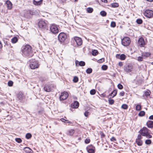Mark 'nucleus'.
Here are the masks:
<instances>
[{"mask_svg":"<svg viewBox=\"0 0 153 153\" xmlns=\"http://www.w3.org/2000/svg\"><path fill=\"white\" fill-rule=\"evenodd\" d=\"M108 102L109 104L112 105L114 103V101L113 100L111 99H109Z\"/></svg>","mask_w":153,"mask_h":153,"instance_id":"nucleus-42","label":"nucleus"},{"mask_svg":"<svg viewBox=\"0 0 153 153\" xmlns=\"http://www.w3.org/2000/svg\"><path fill=\"white\" fill-rule=\"evenodd\" d=\"M15 140L19 143H21L22 141L21 139L20 138H16L15 139Z\"/></svg>","mask_w":153,"mask_h":153,"instance_id":"nucleus-43","label":"nucleus"},{"mask_svg":"<svg viewBox=\"0 0 153 153\" xmlns=\"http://www.w3.org/2000/svg\"><path fill=\"white\" fill-rule=\"evenodd\" d=\"M78 79L77 76H74V78L73 81L74 82H76L78 81Z\"/></svg>","mask_w":153,"mask_h":153,"instance_id":"nucleus-45","label":"nucleus"},{"mask_svg":"<svg viewBox=\"0 0 153 153\" xmlns=\"http://www.w3.org/2000/svg\"><path fill=\"white\" fill-rule=\"evenodd\" d=\"M146 125L149 128H153V121L149 120L146 123Z\"/></svg>","mask_w":153,"mask_h":153,"instance_id":"nucleus-18","label":"nucleus"},{"mask_svg":"<svg viewBox=\"0 0 153 153\" xmlns=\"http://www.w3.org/2000/svg\"><path fill=\"white\" fill-rule=\"evenodd\" d=\"M104 61V58H102L101 59L98 60V62L100 63H102Z\"/></svg>","mask_w":153,"mask_h":153,"instance_id":"nucleus-52","label":"nucleus"},{"mask_svg":"<svg viewBox=\"0 0 153 153\" xmlns=\"http://www.w3.org/2000/svg\"><path fill=\"white\" fill-rule=\"evenodd\" d=\"M23 94L22 92H19L16 95V99L19 100L20 102H21L23 100Z\"/></svg>","mask_w":153,"mask_h":153,"instance_id":"nucleus-12","label":"nucleus"},{"mask_svg":"<svg viewBox=\"0 0 153 153\" xmlns=\"http://www.w3.org/2000/svg\"><path fill=\"white\" fill-rule=\"evenodd\" d=\"M151 54L149 52H143L142 53V56L146 58L149 57Z\"/></svg>","mask_w":153,"mask_h":153,"instance_id":"nucleus-21","label":"nucleus"},{"mask_svg":"<svg viewBox=\"0 0 153 153\" xmlns=\"http://www.w3.org/2000/svg\"><path fill=\"white\" fill-rule=\"evenodd\" d=\"M50 30L53 34L57 33L59 32V29L56 25L52 24L50 27Z\"/></svg>","mask_w":153,"mask_h":153,"instance_id":"nucleus-4","label":"nucleus"},{"mask_svg":"<svg viewBox=\"0 0 153 153\" xmlns=\"http://www.w3.org/2000/svg\"><path fill=\"white\" fill-rule=\"evenodd\" d=\"M136 109L137 111H140L141 109V106L140 105H137L136 107Z\"/></svg>","mask_w":153,"mask_h":153,"instance_id":"nucleus-38","label":"nucleus"},{"mask_svg":"<svg viewBox=\"0 0 153 153\" xmlns=\"http://www.w3.org/2000/svg\"><path fill=\"white\" fill-rule=\"evenodd\" d=\"M111 140L112 141H114L116 140V139L114 137H112L111 139Z\"/></svg>","mask_w":153,"mask_h":153,"instance_id":"nucleus-56","label":"nucleus"},{"mask_svg":"<svg viewBox=\"0 0 153 153\" xmlns=\"http://www.w3.org/2000/svg\"><path fill=\"white\" fill-rule=\"evenodd\" d=\"M142 138V137L140 134H138L137 137V138L136 140H141Z\"/></svg>","mask_w":153,"mask_h":153,"instance_id":"nucleus-51","label":"nucleus"},{"mask_svg":"<svg viewBox=\"0 0 153 153\" xmlns=\"http://www.w3.org/2000/svg\"><path fill=\"white\" fill-rule=\"evenodd\" d=\"M152 143V141L150 140L147 139L146 140L145 143L147 145H150Z\"/></svg>","mask_w":153,"mask_h":153,"instance_id":"nucleus-31","label":"nucleus"},{"mask_svg":"<svg viewBox=\"0 0 153 153\" xmlns=\"http://www.w3.org/2000/svg\"><path fill=\"white\" fill-rule=\"evenodd\" d=\"M89 113L88 112L86 111L85 112L84 114L85 117H87L89 115Z\"/></svg>","mask_w":153,"mask_h":153,"instance_id":"nucleus-55","label":"nucleus"},{"mask_svg":"<svg viewBox=\"0 0 153 153\" xmlns=\"http://www.w3.org/2000/svg\"><path fill=\"white\" fill-rule=\"evenodd\" d=\"M107 66L105 65H103L102 67V69L103 70H106L107 69Z\"/></svg>","mask_w":153,"mask_h":153,"instance_id":"nucleus-46","label":"nucleus"},{"mask_svg":"<svg viewBox=\"0 0 153 153\" xmlns=\"http://www.w3.org/2000/svg\"><path fill=\"white\" fill-rule=\"evenodd\" d=\"M100 15L102 16H105L106 15L107 13L104 11H102L100 12Z\"/></svg>","mask_w":153,"mask_h":153,"instance_id":"nucleus-30","label":"nucleus"},{"mask_svg":"<svg viewBox=\"0 0 153 153\" xmlns=\"http://www.w3.org/2000/svg\"><path fill=\"white\" fill-rule=\"evenodd\" d=\"M149 130L146 127H144L141 129L139 131L140 134L143 136H145L149 132Z\"/></svg>","mask_w":153,"mask_h":153,"instance_id":"nucleus-5","label":"nucleus"},{"mask_svg":"<svg viewBox=\"0 0 153 153\" xmlns=\"http://www.w3.org/2000/svg\"><path fill=\"white\" fill-rule=\"evenodd\" d=\"M101 136H102V137H104L105 136V134L103 133H102V134H101Z\"/></svg>","mask_w":153,"mask_h":153,"instance_id":"nucleus-61","label":"nucleus"},{"mask_svg":"<svg viewBox=\"0 0 153 153\" xmlns=\"http://www.w3.org/2000/svg\"><path fill=\"white\" fill-rule=\"evenodd\" d=\"M136 143L139 146H141L143 144V141L141 140H136Z\"/></svg>","mask_w":153,"mask_h":153,"instance_id":"nucleus-24","label":"nucleus"},{"mask_svg":"<svg viewBox=\"0 0 153 153\" xmlns=\"http://www.w3.org/2000/svg\"><path fill=\"white\" fill-rule=\"evenodd\" d=\"M111 26L112 27H114L116 26V23L114 22H112L111 24Z\"/></svg>","mask_w":153,"mask_h":153,"instance_id":"nucleus-39","label":"nucleus"},{"mask_svg":"<svg viewBox=\"0 0 153 153\" xmlns=\"http://www.w3.org/2000/svg\"><path fill=\"white\" fill-rule=\"evenodd\" d=\"M90 140L89 139H86L85 140V142L86 143H90Z\"/></svg>","mask_w":153,"mask_h":153,"instance_id":"nucleus-54","label":"nucleus"},{"mask_svg":"<svg viewBox=\"0 0 153 153\" xmlns=\"http://www.w3.org/2000/svg\"><path fill=\"white\" fill-rule=\"evenodd\" d=\"M42 2L39 1H36L33 0V3L35 5H39L41 4Z\"/></svg>","mask_w":153,"mask_h":153,"instance_id":"nucleus-23","label":"nucleus"},{"mask_svg":"<svg viewBox=\"0 0 153 153\" xmlns=\"http://www.w3.org/2000/svg\"><path fill=\"white\" fill-rule=\"evenodd\" d=\"M79 104L77 101H75L71 104V107L73 108H77L79 106Z\"/></svg>","mask_w":153,"mask_h":153,"instance_id":"nucleus-15","label":"nucleus"},{"mask_svg":"<svg viewBox=\"0 0 153 153\" xmlns=\"http://www.w3.org/2000/svg\"><path fill=\"white\" fill-rule=\"evenodd\" d=\"M118 88L120 89H122L123 88V86L120 84H119L117 85Z\"/></svg>","mask_w":153,"mask_h":153,"instance_id":"nucleus-48","label":"nucleus"},{"mask_svg":"<svg viewBox=\"0 0 153 153\" xmlns=\"http://www.w3.org/2000/svg\"><path fill=\"white\" fill-rule=\"evenodd\" d=\"M119 65L120 66H123V63L121 62H120L119 63Z\"/></svg>","mask_w":153,"mask_h":153,"instance_id":"nucleus-58","label":"nucleus"},{"mask_svg":"<svg viewBox=\"0 0 153 153\" xmlns=\"http://www.w3.org/2000/svg\"><path fill=\"white\" fill-rule=\"evenodd\" d=\"M142 22L143 21L142 20L140 19H137L136 20V22L137 23L139 24H142Z\"/></svg>","mask_w":153,"mask_h":153,"instance_id":"nucleus-41","label":"nucleus"},{"mask_svg":"<svg viewBox=\"0 0 153 153\" xmlns=\"http://www.w3.org/2000/svg\"><path fill=\"white\" fill-rule=\"evenodd\" d=\"M18 40L17 38L16 37H15L13 38L11 40V42L13 43H16Z\"/></svg>","mask_w":153,"mask_h":153,"instance_id":"nucleus-26","label":"nucleus"},{"mask_svg":"<svg viewBox=\"0 0 153 153\" xmlns=\"http://www.w3.org/2000/svg\"><path fill=\"white\" fill-rule=\"evenodd\" d=\"M7 7L8 9L10 10L12 7V4L11 2L9 0H7L6 2Z\"/></svg>","mask_w":153,"mask_h":153,"instance_id":"nucleus-17","label":"nucleus"},{"mask_svg":"<svg viewBox=\"0 0 153 153\" xmlns=\"http://www.w3.org/2000/svg\"><path fill=\"white\" fill-rule=\"evenodd\" d=\"M74 40L78 45L80 46L82 44V41L80 38L76 37L74 38Z\"/></svg>","mask_w":153,"mask_h":153,"instance_id":"nucleus-13","label":"nucleus"},{"mask_svg":"<svg viewBox=\"0 0 153 153\" xmlns=\"http://www.w3.org/2000/svg\"><path fill=\"white\" fill-rule=\"evenodd\" d=\"M31 137V134L29 133H27L26 134L25 136L26 138L27 139H29Z\"/></svg>","mask_w":153,"mask_h":153,"instance_id":"nucleus-35","label":"nucleus"},{"mask_svg":"<svg viewBox=\"0 0 153 153\" xmlns=\"http://www.w3.org/2000/svg\"><path fill=\"white\" fill-rule=\"evenodd\" d=\"M145 16L148 18H151L153 17V11L151 10H146L144 13Z\"/></svg>","mask_w":153,"mask_h":153,"instance_id":"nucleus-8","label":"nucleus"},{"mask_svg":"<svg viewBox=\"0 0 153 153\" xmlns=\"http://www.w3.org/2000/svg\"><path fill=\"white\" fill-rule=\"evenodd\" d=\"M2 47V46L1 43V42L0 41V48H1Z\"/></svg>","mask_w":153,"mask_h":153,"instance_id":"nucleus-60","label":"nucleus"},{"mask_svg":"<svg viewBox=\"0 0 153 153\" xmlns=\"http://www.w3.org/2000/svg\"><path fill=\"white\" fill-rule=\"evenodd\" d=\"M145 112L143 111H140L138 114V115L140 116H143L145 115Z\"/></svg>","mask_w":153,"mask_h":153,"instance_id":"nucleus-33","label":"nucleus"},{"mask_svg":"<svg viewBox=\"0 0 153 153\" xmlns=\"http://www.w3.org/2000/svg\"><path fill=\"white\" fill-rule=\"evenodd\" d=\"M102 2H104L105 3H106L107 2V0H101Z\"/></svg>","mask_w":153,"mask_h":153,"instance_id":"nucleus-59","label":"nucleus"},{"mask_svg":"<svg viewBox=\"0 0 153 153\" xmlns=\"http://www.w3.org/2000/svg\"><path fill=\"white\" fill-rule=\"evenodd\" d=\"M98 53V52L97 50H93L92 52V54L94 56L97 55Z\"/></svg>","mask_w":153,"mask_h":153,"instance_id":"nucleus-28","label":"nucleus"},{"mask_svg":"<svg viewBox=\"0 0 153 153\" xmlns=\"http://www.w3.org/2000/svg\"><path fill=\"white\" fill-rule=\"evenodd\" d=\"M125 92L123 91H121L120 93V95L121 96H123L125 94Z\"/></svg>","mask_w":153,"mask_h":153,"instance_id":"nucleus-53","label":"nucleus"},{"mask_svg":"<svg viewBox=\"0 0 153 153\" xmlns=\"http://www.w3.org/2000/svg\"><path fill=\"white\" fill-rule=\"evenodd\" d=\"M67 38V35L64 33H61L58 36V40L61 43H64Z\"/></svg>","mask_w":153,"mask_h":153,"instance_id":"nucleus-2","label":"nucleus"},{"mask_svg":"<svg viewBox=\"0 0 153 153\" xmlns=\"http://www.w3.org/2000/svg\"><path fill=\"white\" fill-rule=\"evenodd\" d=\"M24 151L27 153H33L32 150L28 147H25Z\"/></svg>","mask_w":153,"mask_h":153,"instance_id":"nucleus-19","label":"nucleus"},{"mask_svg":"<svg viewBox=\"0 0 153 153\" xmlns=\"http://www.w3.org/2000/svg\"><path fill=\"white\" fill-rule=\"evenodd\" d=\"M74 130L71 129L68 131L67 134L70 136H72L74 134Z\"/></svg>","mask_w":153,"mask_h":153,"instance_id":"nucleus-25","label":"nucleus"},{"mask_svg":"<svg viewBox=\"0 0 153 153\" xmlns=\"http://www.w3.org/2000/svg\"><path fill=\"white\" fill-rule=\"evenodd\" d=\"M68 94L67 92L64 91L62 93L59 97L60 100L61 101L66 99L68 97Z\"/></svg>","mask_w":153,"mask_h":153,"instance_id":"nucleus-9","label":"nucleus"},{"mask_svg":"<svg viewBox=\"0 0 153 153\" xmlns=\"http://www.w3.org/2000/svg\"><path fill=\"white\" fill-rule=\"evenodd\" d=\"M152 64L153 65V62H152Z\"/></svg>","mask_w":153,"mask_h":153,"instance_id":"nucleus-63","label":"nucleus"},{"mask_svg":"<svg viewBox=\"0 0 153 153\" xmlns=\"http://www.w3.org/2000/svg\"><path fill=\"white\" fill-rule=\"evenodd\" d=\"M65 118H66H66H66V117H65Z\"/></svg>","mask_w":153,"mask_h":153,"instance_id":"nucleus-64","label":"nucleus"},{"mask_svg":"<svg viewBox=\"0 0 153 153\" xmlns=\"http://www.w3.org/2000/svg\"><path fill=\"white\" fill-rule=\"evenodd\" d=\"M145 136L147 138H151L152 137V136L151 135H150L149 134V132L146 136Z\"/></svg>","mask_w":153,"mask_h":153,"instance_id":"nucleus-50","label":"nucleus"},{"mask_svg":"<svg viewBox=\"0 0 153 153\" xmlns=\"http://www.w3.org/2000/svg\"><path fill=\"white\" fill-rule=\"evenodd\" d=\"M31 61V63L30 65V68L32 69H34L37 68L39 67L38 62L35 60H32Z\"/></svg>","mask_w":153,"mask_h":153,"instance_id":"nucleus-7","label":"nucleus"},{"mask_svg":"<svg viewBox=\"0 0 153 153\" xmlns=\"http://www.w3.org/2000/svg\"><path fill=\"white\" fill-rule=\"evenodd\" d=\"M88 153H94V149L91 148H88Z\"/></svg>","mask_w":153,"mask_h":153,"instance_id":"nucleus-29","label":"nucleus"},{"mask_svg":"<svg viewBox=\"0 0 153 153\" xmlns=\"http://www.w3.org/2000/svg\"><path fill=\"white\" fill-rule=\"evenodd\" d=\"M87 10L88 13H91L93 11V9L91 7H89L87 8Z\"/></svg>","mask_w":153,"mask_h":153,"instance_id":"nucleus-34","label":"nucleus"},{"mask_svg":"<svg viewBox=\"0 0 153 153\" xmlns=\"http://www.w3.org/2000/svg\"><path fill=\"white\" fill-rule=\"evenodd\" d=\"M45 91L47 92H50L51 91V88L48 85H46L44 88Z\"/></svg>","mask_w":153,"mask_h":153,"instance_id":"nucleus-20","label":"nucleus"},{"mask_svg":"<svg viewBox=\"0 0 153 153\" xmlns=\"http://www.w3.org/2000/svg\"><path fill=\"white\" fill-rule=\"evenodd\" d=\"M150 93L151 92L149 90H148L145 92V95L146 96H149L150 95Z\"/></svg>","mask_w":153,"mask_h":153,"instance_id":"nucleus-40","label":"nucleus"},{"mask_svg":"<svg viewBox=\"0 0 153 153\" xmlns=\"http://www.w3.org/2000/svg\"><path fill=\"white\" fill-rule=\"evenodd\" d=\"M116 57L118 59H120L121 60H124L126 58V56L124 54H117L116 55Z\"/></svg>","mask_w":153,"mask_h":153,"instance_id":"nucleus-14","label":"nucleus"},{"mask_svg":"<svg viewBox=\"0 0 153 153\" xmlns=\"http://www.w3.org/2000/svg\"><path fill=\"white\" fill-rule=\"evenodd\" d=\"M121 108L123 109H127L128 106L126 104H123L122 105Z\"/></svg>","mask_w":153,"mask_h":153,"instance_id":"nucleus-36","label":"nucleus"},{"mask_svg":"<svg viewBox=\"0 0 153 153\" xmlns=\"http://www.w3.org/2000/svg\"><path fill=\"white\" fill-rule=\"evenodd\" d=\"M38 25L39 28L42 29H47V24L46 21L41 20L38 23Z\"/></svg>","mask_w":153,"mask_h":153,"instance_id":"nucleus-3","label":"nucleus"},{"mask_svg":"<svg viewBox=\"0 0 153 153\" xmlns=\"http://www.w3.org/2000/svg\"><path fill=\"white\" fill-rule=\"evenodd\" d=\"M138 43L140 46L141 47H144L145 45L144 40L142 37H140L139 38L138 40Z\"/></svg>","mask_w":153,"mask_h":153,"instance_id":"nucleus-11","label":"nucleus"},{"mask_svg":"<svg viewBox=\"0 0 153 153\" xmlns=\"http://www.w3.org/2000/svg\"><path fill=\"white\" fill-rule=\"evenodd\" d=\"M13 82L11 81H10L8 82V85L9 86H11L13 85Z\"/></svg>","mask_w":153,"mask_h":153,"instance_id":"nucleus-47","label":"nucleus"},{"mask_svg":"<svg viewBox=\"0 0 153 153\" xmlns=\"http://www.w3.org/2000/svg\"><path fill=\"white\" fill-rule=\"evenodd\" d=\"M117 90L116 89L114 90L110 94V96L112 97L115 96L117 94Z\"/></svg>","mask_w":153,"mask_h":153,"instance_id":"nucleus-22","label":"nucleus"},{"mask_svg":"<svg viewBox=\"0 0 153 153\" xmlns=\"http://www.w3.org/2000/svg\"><path fill=\"white\" fill-rule=\"evenodd\" d=\"M132 68V66L131 65L129 64H126L124 66V70L126 72H129L131 71Z\"/></svg>","mask_w":153,"mask_h":153,"instance_id":"nucleus-10","label":"nucleus"},{"mask_svg":"<svg viewBox=\"0 0 153 153\" xmlns=\"http://www.w3.org/2000/svg\"><path fill=\"white\" fill-rule=\"evenodd\" d=\"M60 120L61 121L64 123H71V122L70 121H69L68 120H66L64 118H61L60 119Z\"/></svg>","mask_w":153,"mask_h":153,"instance_id":"nucleus-27","label":"nucleus"},{"mask_svg":"<svg viewBox=\"0 0 153 153\" xmlns=\"http://www.w3.org/2000/svg\"><path fill=\"white\" fill-rule=\"evenodd\" d=\"M131 41L130 38L128 37H126L124 38L122 40V43L124 46H127L128 45Z\"/></svg>","mask_w":153,"mask_h":153,"instance_id":"nucleus-6","label":"nucleus"},{"mask_svg":"<svg viewBox=\"0 0 153 153\" xmlns=\"http://www.w3.org/2000/svg\"><path fill=\"white\" fill-rule=\"evenodd\" d=\"M143 58L142 56H139L138 57L137 60L138 61L140 62L143 60Z\"/></svg>","mask_w":153,"mask_h":153,"instance_id":"nucleus-49","label":"nucleus"},{"mask_svg":"<svg viewBox=\"0 0 153 153\" xmlns=\"http://www.w3.org/2000/svg\"><path fill=\"white\" fill-rule=\"evenodd\" d=\"M22 55L25 56L30 57L33 55L32 48L29 45H27L22 47Z\"/></svg>","mask_w":153,"mask_h":153,"instance_id":"nucleus-1","label":"nucleus"},{"mask_svg":"<svg viewBox=\"0 0 153 153\" xmlns=\"http://www.w3.org/2000/svg\"><path fill=\"white\" fill-rule=\"evenodd\" d=\"M149 119L150 120H153V115L150 116L149 117Z\"/></svg>","mask_w":153,"mask_h":153,"instance_id":"nucleus-57","label":"nucleus"},{"mask_svg":"<svg viewBox=\"0 0 153 153\" xmlns=\"http://www.w3.org/2000/svg\"><path fill=\"white\" fill-rule=\"evenodd\" d=\"M111 6L113 7H118L119 5L117 3H114L111 4Z\"/></svg>","mask_w":153,"mask_h":153,"instance_id":"nucleus-37","label":"nucleus"},{"mask_svg":"<svg viewBox=\"0 0 153 153\" xmlns=\"http://www.w3.org/2000/svg\"><path fill=\"white\" fill-rule=\"evenodd\" d=\"M92 71V70L91 68H88L86 70V72L88 74H91Z\"/></svg>","mask_w":153,"mask_h":153,"instance_id":"nucleus-32","label":"nucleus"},{"mask_svg":"<svg viewBox=\"0 0 153 153\" xmlns=\"http://www.w3.org/2000/svg\"><path fill=\"white\" fill-rule=\"evenodd\" d=\"M147 1L152 2L153 1V0H146Z\"/></svg>","mask_w":153,"mask_h":153,"instance_id":"nucleus-62","label":"nucleus"},{"mask_svg":"<svg viewBox=\"0 0 153 153\" xmlns=\"http://www.w3.org/2000/svg\"><path fill=\"white\" fill-rule=\"evenodd\" d=\"M96 93V91L95 89H92L90 91V93L91 95H94Z\"/></svg>","mask_w":153,"mask_h":153,"instance_id":"nucleus-44","label":"nucleus"},{"mask_svg":"<svg viewBox=\"0 0 153 153\" xmlns=\"http://www.w3.org/2000/svg\"><path fill=\"white\" fill-rule=\"evenodd\" d=\"M78 65L81 66H83L85 65V63L84 62L82 61L79 62L78 60H76L75 61V64L76 66H78Z\"/></svg>","mask_w":153,"mask_h":153,"instance_id":"nucleus-16","label":"nucleus"}]
</instances>
